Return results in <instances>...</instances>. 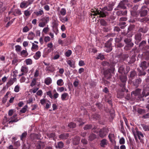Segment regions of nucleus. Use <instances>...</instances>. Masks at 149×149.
Here are the masks:
<instances>
[{"mask_svg": "<svg viewBox=\"0 0 149 149\" xmlns=\"http://www.w3.org/2000/svg\"><path fill=\"white\" fill-rule=\"evenodd\" d=\"M69 97L68 94L67 93H65L61 95V99L63 101L67 100Z\"/></svg>", "mask_w": 149, "mask_h": 149, "instance_id": "a878e982", "label": "nucleus"}, {"mask_svg": "<svg viewBox=\"0 0 149 149\" xmlns=\"http://www.w3.org/2000/svg\"><path fill=\"white\" fill-rule=\"evenodd\" d=\"M97 137V135L93 133L90 134L89 137V140L90 141H92Z\"/></svg>", "mask_w": 149, "mask_h": 149, "instance_id": "37998d69", "label": "nucleus"}, {"mask_svg": "<svg viewBox=\"0 0 149 149\" xmlns=\"http://www.w3.org/2000/svg\"><path fill=\"white\" fill-rule=\"evenodd\" d=\"M146 7L145 6H142L141 8L139 10V13L141 17H145L147 15L148 11L146 9Z\"/></svg>", "mask_w": 149, "mask_h": 149, "instance_id": "1a4fd4ad", "label": "nucleus"}, {"mask_svg": "<svg viewBox=\"0 0 149 149\" xmlns=\"http://www.w3.org/2000/svg\"><path fill=\"white\" fill-rule=\"evenodd\" d=\"M116 63V62L112 60L109 62L104 61L102 62V64L103 66L109 68L104 72V76L107 79H109L111 77V73H113L115 70V66Z\"/></svg>", "mask_w": 149, "mask_h": 149, "instance_id": "f257e3e1", "label": "nucleus"}, {"mask_svg": "<svg viewBox=\"0 0 149 149\" xmlns=\"http://www.w3.org/2000/svg\"><path fill=\"white\" fill-rule=\"evenodd\" d=\"M115 3L113 2H110L108 5V6L104 7V8L107 11H110L112 10L113 6L114 5Z\"/></svg>", "mask_w": 149, "mask_h": 149, "instance_id": "2eb2a0df", "label": "nucleus"}, {"mask_svg": "<svg viewBox=\"0 0 149 149\" xmlns=\"http://www.w3.org/2000/svg\"><path fill=\"white\" fill-rule=\"evenodd\" d=\"M105 58L104 55L102 53H100L97 57V59L102 60Z\"/></svg>", "mask_w": 149, "mask_h": 149, "instance_id": "4d7b16f0", "label": "nucleus"}, {"mask_svg": "<svg viewBox=\"0 0 149 149\" xmlns=\"http://www.w3.org/2000/svg\"><path fill=\"white\" fill-rule=\"evenodd\" d=\"M148 31V28L146 26L140 27L138 30V32L140 33H146Z\"/></svg>", "mask_w": 149, "mask_h": 149, "instance_id": "a211bd4d", "label": "nucleus"}, {"mask_svg": "<svg viewBox=\"0 0 149 149\" xmlns=\"http://www.w3.org/2000/svg\"><path fill=\"white\" fill-rule=\"evenodd\" d=\"M68 126L70 128H73L76 127V124L73 122H71L68 124Z\"/></svg>", "mask_w": 149, "mask_h": 149, "instance_id": "e2e57ef3", "label": "nucleus"}, {"mask_svg": "<svg viewBox=\"0 0 149 149\" xmlns=\"http://www.w3.org/2000/svg\"><path fill=\"white\" fill-rule=\"evenodd\" d=\"M19 54L22 57L24 58L26 57L29 54L26 49L22 50Z\"/></svg>", "mask_w": 149, "mask_h": 149, "instance_id": "5701e85b", "label": "nucleus"}, {"mask_svg": "<svg viewBox=\"0 0 149 149\" xmlns=\"http://www.w3.org/2000/svg\"><path fill=\"white\" fill-rule=\"evenodd\" d=\"M49 17L48 16H46L42 17L41 19V21L45 23L46 24L49 22Z\"/></svg>", "mask_w": 149, "mask_h": 149, "instance_id": "e433bc0d", "label": "nucleus"}, {"mask_svg": "<svg viewBox=\"0 0 149 149\" xmlns=\"http://www.w3.org/2000/svg\"><path fill=\"white\" fill-rule=\"evenodd\" d=\"M113 39L110 38L105 44L104 51L107 52H110L112 49L111 42Z\"/></svg>", "mask_w": 149, "mask_h": 149, "instance_id": "7ed1b4c3", "label": "nucleus"}, {"mask_svg": "<svg viewBox=\"0 0 149 149\" xmlns=\"http://www.w3.org/2000/svg\"><path fill=\"white\" fill-rule=\"evenodd\" d=\"M35 36V34L33 32H31L29 33L27 38L29 40H32L33 39Z\"/></svg>", "mask_w": 149, "mask_h": 149, "instance_id": "ea45409f", "label": "nucleus"}, {"mask_svg": "<svg viewBox=\"0 0 149 149\" xmlns=\"http://www.w3.org/2000/svg\"><path fill=\"white\" fill-rule=\"evenodd\" d=\"M27 2L24 1L21 2L20 5V7L21 8L26 7L28 6Z\"/></svg>", "mask_w": 149, "mask_h": 149, "instance_id": "09e8293b", "label": "nucleus"}, {"mask_svg": "<svg viewBox=\"0 0 149 149\" xmlns=\"http://www.w3.org/2000/svg\"><path fill=\"white\" fill-rule=\"evenodd\" d=\"M138 20L141 22L145 23L148 22L149 20V19L148 17H146L142 19H139Z\"/></svg>", "mask_w": 149, "mask_h": 149, "instance_id": "de8ad7c7", "label": "nucleus"}, {"mask_svg": "<svg viewBox=\"0 0 149 149\" xmlns=\"http://www.w3.org/2000/svg\"><path fill=\"white\" fill-rule=\"evenodd\" d=\"M130 70V68L129 67L126 66L125 65H122L119 67L118 72L119 73L127 74Z\"/></svg>", "mask_w": 149, "mask_h": 149, "instance_id": "39448f33", "label": "nucleus"}, {"mask_svg": "<svg viewBox=\"0 0 149 149\" xmlns=\"http://www.w3.org/2000/svg\"><path fill=\"white\" fill-rule=\"evenodd\" d=\"M92 128V126L91 125H86L84 127V130H87L91 129Z\"/></svg>", "mask_w": 149, "mask_h": 149, "instance_id": "680f3d73", "label": "nucleus"}, {"mask_svg": "<svg viewBox=\"0 0 149 149\" xmlns=\"http://www.w3.org/2000/svg\"><path fill=\"white\" fill-rule=\"evenodd\" d=\"M11 13H12V14L15 16L18 15H21L22 14L21 10L19 9H11L10 11L9 12V14H10Z\"/></svg>", "mask_w": 149, "mask_h": 149, "instance_id": "f8f14e48", "label": "nucleus"}, {"mask_svg": "<svg viewBox=\"0 0 149 149\" xmlns=\"http://www.w3.org/2000/svg\"><path fill=\"white\" fill-rule=\"evenodd\" d=\"M140 66L143 70H145L147 67V62L145 61L142 62L141 63Z\"/></svg>", "mask_w": 149, "mask_h": 149, "instance_id": "bb28decb", "label": "nucleus"}, {"mask_svg": "<svg viewBox=\"0 0 149 149\" xmlns=\"http://www.w3.org/2000/svg\"><path fill=\"white\" fill-rule=\"evenodd\" d=\"M127 11L126 10H120L117 12V14L118 15H125L127 14Z\"/></svg>", "mask_w": 149, "mask_h": 149, "instance_id": "473e14b6", "label": "nucleus"}, {"mask_svg": "<svg viewBox=\"0 0 149 149\" xmlns=\"http://www.w3.org/2000/svg\"><path fill=\"white\" fill-rule=\"evenodd\" d=\"M108 133V130L105 127H103L100 129L99 132V136L102 138H104L107 134Z\"/></svg>", "mask_w": 149, "mask_h": 149, "instance_id": "6e6552de", "label": "nucleus"}, {"mask_svg": "<svg viewBox=\"0 0 149 149\" xmlns=\"http://www.w3.org/2000/svg\"><path fill=\"white\" fill-rule=\"evenodd\" d=\"M126 91V93L128 92V90L126 89L125 87H122L121 91H119L118 92L117 97L119 98H122L124 96V92Z\"/></svg>", "mask_w": 149, "mask_h": 149, "instance_id": "9d476101", "label": "nucleus"}, {"mask_svg": "<svg viewBox=\"0 0 149 149\" xmlns=\"http://www.w3.org/2000/svg\"><path fill=\"white\" fill-rule=\"evenodd\" d=\"M138 70V75L139 76L145 75L146 74V72L144 71V70H143L142 71L140 70L139 69H137Z\"/></svg>", "mask_w": 149, "mask_h": 149, "instance_id": "49530a36", "label": "nucleus"}, {"mask_svg": "<svg viewBox=\"0 0 149 149\" xmlns=\"http://www.w3.org/2000/svg\"><path fill=\"white\" fill-rule=\"evenodd\" d=\"M57 84L58 86H61L64 84L63 80L61 79H59L57 81Z\"/></svg>", "mask_w": 149, "mask_h": 149, "instance_id": "5fc2aeb1", "label": "nucleus"}, {"mask_svg": "<svg viewBox=\"0 0 149 149\" xmlns=\"http://www.w3.org/2000/svg\"><path fill=\"white\" fill-rule=\"evenodd\" d=\"M124 34H122V35L120 36H118L115 38V41L116 42L118 43L120 42L124 38Z\"/></svg>", "mask_w": 149, "mask_h": 149, "instance_id": "58836bf2", "label": "nucleus"}, {"mask_svg": "<svg viewBox=\"0 0 149 149\" xmlns=\"http://www.w3.org/2000/svg\"><path fill=\"white\" fill-rule=\"evenodd\" d=\"M15 48L16 52L19 54V53L20 52L22 49L21 46L19 45H17L15 46Z\"/></svg>", "mask_w": 149, "mask_h": 149, "instance_id": "8fccbe9b", "label": "nucleus"}, {"mask_svg": "<svg viewBox=\"0 0 149 149\" xmlns=\"http://www.w3.org/2000/svg\"><path fill=\"white\" fill-rule=\"evenodd\" d=\"M25 62L27 65H31L32 63V61L30 58L26 59Z\"/></svg>", "mask_w": 149, "mask_h": 149, "instance_id": "13d9d810", "label": "nucleus"}, {"mask_svg": "<svg viewBox=\"0 0 149 149\" xmlns=\"http://www.w3.org/2000/svg\"><path fill=\"white\" fill-rule=\"evenodd\" d=\"M141 91V89L137 88L134 91L132 92V94L133 93L135 96H138V98H139V96L141 95V94H140Z\"/></svg>", "mask_w": 149, "mask_h": 149, "instance_id": "393cba45", "label": "nucleus"}, {"mask_svg": "<svg viewBox=\"0 0 149 149\" xmlns=\"http://www.w3.org/2000/svg\"><path fill=\"white\" fill-rule=\"evenodd\" d=\"M144 58L146 60H149V50L145 52L143 54Z\"/></svg>", "mask_w": 149, "mask_h": 149, "instance_id": "c756f323", "label": "nucleus"}, {"mask_svg": "<svg viewBox=\"0 0 149 149\" xmlns=\"http://www.w3.org/2000/svg\"><path fill=\"white\" fill-rule=\"evenodd\" d=\"M149 92L143 89L141 95H140L139 97V99L140 100L145 101L146 100L149 99Z\"/></svg>", "mask_w": 149, "mask_h": 149, "instance_id": "20e7f679", "label": "nucleus"}, {"mask_svg": "<svg viewBox=\"0 0 149 149\" xmlns=\"http://www.w3.org/2000/svg\"><path fill=\"white\" fill-rule=\"evenodd\" d=\"M141 126L145 131H149V125L142 124L141 125Z\"/></svg>", "mask_w": 149, "mask_h": 149, "instance_id": "603ef678", "label": "nucleus"}, {"mask_svg": "<svg viewBox=\"0 0 149 149\" xmlns=\"http://www.w3.org/2000/svg\"><path fill=\"white\" fill-rule=\"evenodd\" d=\"M60 20L62 22L65 23V22H67L68 21V17L67 16L63 17V16H59Z\"/></svg>", "mask_w": 149, "mask_h": 149, "instance_id": "f704fd0d", "label": "nucleus"}, {"mask_svg": "<svg viewBox=\"0 0 149 149\" xmlns=\"http://www.w3.org/2000/svg\"><path fill=\"white\" fill-rule=\"evenodd\" d=\"M119 57L121 60L127 61V63L126 62V63L130 64L132 63V62L131 61L130 59L129 60H128V59L129 58L128 54H121L119 55Z\"/></svg>", "mask_w": 149, "mask_h": 149, "instance_id": "423d86ee", "label": "nucleus"}, {"mask_svg": "<svg viewBox=\"0 0 149 149\" xmlns=\"http://www.w3.org/2000/svg\"><path fill=\"white\" fill-rule=\"evenodd\" d=\"M9 92H8L7 93H6L5 95L3 98V99L2 100V102L3 103H5L7 101L8 97V95L9 94Z\"/></svg>", "mask_w": 149, "mask_h": 149, "instance_id": "a19ab883", "label": "nucleus"}, {"mask_svg": "<svg viewBox=\"0 0 149 149\" xmlns=\"http://www.w3.org/2000/svg\"><path fill=\"white\" fill-rule=\"evenodd\" d=\"M17 115L16 114L14 115L12 118V119L9 122V123L12 124L13 122H16L18 121L16 117L17 116Z\"/></svg>", "mask_w": 149, "mask_h": 149, "instance_id": "c9c22d12", "label": "nucleus"}, {"mask_svg": "<svg viewBox=\"0 0 149 149\" xmlns=\"http://www.w3.org/2000/svg\"><path fill=\"white\" fill-rule=\"evenodd\" d=\"M142 34L140 33H138L136 34L134 38L136 40L135 43H138L139 42L141 41L142 40Z\"/></svg>", "mask_w": 149, "mask_h": 149, "instance_id": "dca6fc26", "label": "nucleus"}, {"mask_svg": "<svg viewBox=\"0 0 149 149\" xmlns=\"http://www.w3.org/2000/svg\"><path fill=\"white\" fill-rule=\"evenodd\" d=\"M14 99L15 97H12L10 99L9 102L7 103L6 106L7 107H9L10 105L9 103H13V102Z\"/></svg>", "mask_w": 149, "mask_h": 149, "instance_id": "bf43d9fd", "label": "nucleus"}, {"mask_svg": "<svg viewBox=\"0 0 149 149\" xmlns=\"http://www.w3.org/2000/svg\"><path fill=\"white\" fill-rule=\"evenodd\" d=\"M64 146V144L62 141L58 142L57 143V146H56V148H63Z\"/></svg>", "mask_w": 149, "mask_h": 149, "instance_id": "3c124183", "label": "nucleus"}, {"mask_svg": "<svg viewBox=\"0 0 149 149\" xmlns=\"http://www.w3.org/2000/svg\"><path fill=\"white\" fill-rule=\"evenodd\" d=\"M21 71L22 72L26 73L28 71V68L25 66H22L21 67Z\"/></svg>", "mask_w": 149, "mask_h": 149, "instance_id": "4c0bfd02", "label": "nucleus"}, {"mask_svg": "<svg viewBox=\"0 0 149 149\" xmlns=\"http://www.w3.org/2000/svg\"><path fill=\"white\" fill-rule=\"evenodd\" d=\"M137 75V73L135 71L133 70L130 72V74L129 76L130 79L132 80L134 78V77Z\"/></svg>", "mask_w": 149, "mask_h": 149, "instance_id": "c85d7f7f", "label": "nucleus"}, {"mask_svg": "<svg viewBox=\"0 0 149 149\" xmlns=\"http://www.w3.org/2000/svg\"><path fill=\"white\" fill-rule=\"evenodd\" d=\"M80 139L79 136H76L73 139V143L75 145L78 144L79 143Z\"/></svg>", "mask_w": 149, "mask_h": 149, "instance_id": "b1692460", "label": "nucleus"}, {"mask_svg": "<svg viewBox=\"0 0 149 149\" xmlns=\"http://www.w3.org/2000/svg\"><path fill=\"white\" fill-rule=\"evenodd\" d=\"M127 2L128 0H123L119 4L118 6V8L123 9H125L126 8L125 5Z\"/></svg>", "mask_w": 149, "mask_h": 149, "instance_id": "ddd939ff", "label": "nucleus"}, {"mask_svg": "<svg viewBox=\"0 0 149 149\" xmlns=\"http://www.w3.org/2000/svg\"><path fill=\"white\" fill-rule=\"evenodd\" d=\"M107 141L106 139H103L100 141V145L102 147L105 148L107 145Z\"/></svg>", "mask_w": 149, "mask_h": 149, "instance_id": "aec40b11", "label": "nucleus"}, {"mask_svg": "<svg viewBox=\"0 0 149 149\" xmlns=\"http://www.w3.org/2000/svg\"><path fill=\"white\" fill-rule=\"evenodd\" d=\"M136 134L138 136L139 139L140 140V142L142 143L143 142V140L142 138L144 137L143 134L140 132L136 131Z\"/></svg>", "mask_w": 149, "mask_h": 149, "instance_id": "f3484780", "label": "nucleus"}, {"mask_svg": "<svg viewBox=\"0 0 149 149\" xmlns=\"http://www.w3.org/2000/svg\"><path fill=\"white\" fill-rule=\"evenodd\" d=\"M135 28V26L133 25H130L128 28V30L127 32H125V33H131V31L133 30Z\"/></svg>", "mask_w": 149, "mask_h": 149, "instance_id": "79ce46f5", "label": "nucleus"}, {"mask_svg": "<svg viewBox=\"0 0 149 149\" xmlns=\"http://www.w3.org/2000/svg\"><path fill=\"white\" fill-rule=\"evenodd\" d=\"M41 52L40 51H38L35 54L33 57L35 59H38L41 56Z\"/></svg>", "mask_w": 149, "mask_h": 149, "instance_id": "c03bdc74", "label": "nucleus"}, {"mask_svg": "<svg viewBox=\"0 0 149 149\" xmlns=\"http://www.w3.org/2000/svg\"><path fill=\"white\" fill-rule=\"evenodd\" d=\"M27 135V133L26 132L23 133L20 136V139L23 142L25 141Z\"/></svg>", "mask_w": 149, "mask_h": 149, "instance_id": "7c9ffc66", "label": "nucleus"}, {"mask_svg": "<svg viewBox=\"0 0 149 149\" xmlns=\"http://www.w3.org/2000/svg\"><path fill=\"white\" fill-rule=\"evenodd\" d=\"M122 34H124V42L126 44L124 47V49L125 50H130L134 46V44L132 42V39L130 37L132 36V34L130 33H129L123 32Z\"/></svg>", "mask_w": 149, "mask_h": 149, "instance_id": "f03ea898", "label": "nucleus"}, {"mask_svg": "<svg viewBox=\"0 0 149 149\" xmlns=\"http://www.w3.org/2000/svg\"><path fill=\"white\" fill-rule=\"evenodd\" d=\"M47 136L49 139L54 138L55 136V134L54 133H51L47 134Z\"/></svg>", "mask_w": 149, "mask_h": 149, "instance_id": "0e129e2a", "label": "nucleus"}, {"mask_svg": "<svg viewBox=\"0 0 149 149\" xmlns=\"http://www.w3.org/2000/svg\"><path fill=\"white\" fill-rule=\"evenodd\" d=\"M17 80L16 78H11L7 83V85L9 86L12 85Z\"/></svg>", "mask_w": 149, "mask_h": 149, "instance_id": "cd10ccee", "label": "nucleus"}, {"mask_svg": "<svg viewBox=\"0 0 149 149\" xmlns=\"http://www.w3.org/2000/svg\"><path fill=\"white\" fill-rule=\"evenodd\" d=\"M120 79L122 83L120 84V86L121 87H125V83L127 80V77L126 76L122 75L120 77Z\"/></svg>", "mask_w": 149, "mask_h": 149, "instance_id": "4468645a", "label": "nucleus"}, {"mask_svg": "<svg viewBox=\"0 0 149 149\" xmlns=\"http://www.w3.org/2000/svg\"><path fill=\"white\" fill-rule=\"evenodd\" d=\"M37 79L36 78H33L31 81V82L30 84V86L31 87H33L36 85Z\"/></svg>", "mask_w": 149, "mask_h": 149, "instance_id": "864d4df0", "label": "nucleus"}, {"mask_svg": "<svg viewBox=\"0 0 149 149\" xmlns=\"http://www.w3.org/2000/svg\"><path fill=\"white\" fill-rule=\"evenodd\" d=\"M72 53V51L70 50H68L65 53V56L67 57H69Z\"/></svg>", "mask_w": 149, "mask_h": 149, "instance_id": "052dcab7", "label": "nucleus"}, {"mask_svg": "<svg viewBox=\"0 0 149 149\" xmlns=\"http://www.w3.org/2000/svg\"><path fill=\"white\" fill-rule=\"evenodd\" d=\"M24 14L26 17H29L31 15V13L29 11L27 10L24 11Z\"/></svg>", "mask_w": 149, "mask_h": 149, "instance_id": "338daca9", "label": "nucleus"}, {"mask_svg": "<svg viewBox=\"0 0 149 149\" xmlns=\"http://www.w3.org/2000/svg\"><path fill=\"white\" fill-rule=\"evenodd\" d=\"M69 136L68 133H63L60 135L59 138L61 139L65 140L67 139Z\"/></svg>", "mask_w": 149, "mask_h": 149, "instance_id": "4be33fe9", "label": "nucleus"}, {"mask_svg": "<svg viewBox=\"0 0 149 149\" xmlns=\"http://www.w3.org/2000/svg\"><path fill=\"white\" fill-rule=\"evenodd\" d=\"M66 13V10L65 8H62L61 9L60 11V13H59V15H62L63 16H65Z\"/></svg>", "mask_w": 149, "mask_h": 149, "instance_id": "a18cd8bd", "label": "nucleus"}, {"mask_svg": "<svg viewBox=\"0 0 149 149\" xmlns=\"http://www.w3.org/2000/svg\"><path fill=\"white\" fill-rule=\"evenodd\" d=\"M57 91L60 92H63L65 90V88L63 87H58L57 88Z\"/></svg>", "mask_w": 149, "mask_h": 149, "instance_id": "774afa93", "label": "nucleus"}, {"mask_svg": "<svg viewBox=\"0 0 149 149\" xmlns=\"http://www.w3.org/2000/svg\"><path fill=\"white\" fill-rule=\"evenodd\" d=\"M28 106L27 105H26L23 107L21 110H20V112L21 113H25L27 110V108Z\"/></svg>", "mask_w": 149, "mask_h": 149, "instance_id": "69168bd1", "label": "nucleus"}, {"mask_svg": "<svg viewBox=\"0 0 149 149\" xmlns=\"http://www.w3.org/2000/svg\"><path fill=\"white\" fill-rule=\"evenodd\" d=\"M34 13L37 16H40L44 14L43 11L41 9H40L38 11L34 12Z\"/></svg>", "mask_w": 149, "mask_h": 149, "instance_id": "2f4dec72", "label": "nucleus"}, {"mask_svg": "<svg viewBox=\"0 0 149 149\" xmlns=\"http://www.w3.org/2000/svg\"><path fill=\"white\" fill-rule=\"evenodd\" d=\"M141 79L140 78H139L134 80L132 82L134 86L137 87L141 83Z\"/></svg>", "mask_w": 149, "mask_h": 149, "instance_id": "6ab92c4d", "label": "nucleus"}, {"mask_svg": "<svg viewBox=\"0 0 149 149\" xmlns=\"http://www.w3.org/2000/svg\"><path fill=\"white\" fill-rule=\"evenodd\" d=\"M97 14L99 15L100 17L104 18L109 15V12L104 9L103 8L101 10H99L97 12Z\"/></svg>", "mask_w": 149, "mask_h": 149, "instance_id": "0eeeda50", "label": "nucleus"}, {"mask_svg": "<svg viewBox=\"0 0 149 149\" xmlns=\"http://www.w3.org/2000/svg\"><path fill=\"white\" fill-rule=\"evenodd\" d=\"M32 46L31 48V49L32 51L38 49V46L37 45L35 44L34 43H32Z\"/></svg>", "mask_w": 149, "mask_h": 149, "instance_id": "6e6d98bb", "label": "nucleus"}, {"mask_svg": "<svg viewBox=\"0 0 149 149\" xmlns=\"http://www.w3.org/2000/svg\"><path fill=\"white\" fill-rule=\"evenodd\" d=\"M30 138L32 140L38 139H40V136L37 134H32L30 135Z\"/></svg>", "mask_w": 149, "mask_h": 149, "instance_id": "412c9836", "label": "nucleus"}, {"mask_svg": "<svg viewBox=\"0 0 149 149\" xmlns=\"http://www.w3.org/2000/svg\"><path fill=\"white\" fill-rule=\"evenodd\" d=\"M146 40H143L140 43L139 47L140 49H141L143 50L148 49L149 48V45H146Z\"/></svg>", "mask_w": 149, "mask_h": 149, "instance_id": "9b49d317", "label": "nucleus"}, {"mask_svg": "<svg viewBox=\"0 0 149 149\" xmlns=\"http://www.w3.org/2000/svg\"><path fill=\"white\" fill-rule=\"evenodd\" d=\"M44 82L47 85H49L52 83V79L49 77H47L45 79Z\"/></svg>", "mask_w": 149, "mask_h": 149, "instance_id": "72a5a7b5", "label": "nucleus"}]
</instances>
